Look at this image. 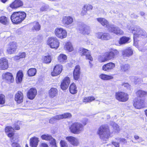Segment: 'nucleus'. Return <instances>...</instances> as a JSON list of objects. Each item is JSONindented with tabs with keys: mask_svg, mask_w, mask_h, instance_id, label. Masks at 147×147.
Masks as SVG:
<instances>
[{
	"mask_svg": "<svg viewBox=\"0 0 147 147\" xmlns=\"http://www.w3.org/2000/svg\"><path fill=\"white\" fill-rule=\"evenodd\" d=\"M39 142L38 138L34 136L30 140V146L31 147H37Z\"/></svg>",
	"mask_w": 147,
	"mask_h": 147,
	"instance_id": "22",
	"label": "nucleus"
},
{
	"mask_svg": "<svg viewBox=\"0 0 147 147\" xmlns=\"http://www.w3.org/2000/svg\"><path fill=\"white\" fill-rule=\"evenodd\" d=\"M47 45L52 49H57L59 45V42L58 39L55 37H49L47 41Z\"/></svg>",
	"mask_w": 147,
	"mask_h": 147,
	"instance_id": "5",
	"label": "nucleus"
},
{
	"mask_svg": "<svg viewBox=\"0 0 147 147\" xmlns=\"http://www.w3.org/2000/svg\"><path fill=\"white\" fill-rule=\"evenodd\" d=\"M115 66V64L112 62H110L104 65L102 67V69L107 71H109L112 69Z\"/></svg>",
	"mask_w": 147,
	"mask_h": 147,
	"instance_id": "19",
	"label": "nucleus"
},
{
	"mask_svg": "<svg viewBox=\"0 0 147 147\" xmlns=\"http://www.w3.org/2000/svg\"><path fill=\"white\" fill-rule=\"evenodd\" d=\"M132 32L136 34L137 37H141L142 38L147 37L146 32L141 29L139 26H136L133 28H131Z\"/></svg>",
	"mask_w": 147,
	"mask_h": 147,
	"instance_id": "7",
	"label": "nucleus"
},
{
	"mask_svg": "<svg viewBox=\"0 0 147 147\" xmlns=\"http://www.w3.org/2000/svg\"><path fill=\"white\" fill-rule=\"evenodd\" d=\"M111 124L112 126L113 129V131L115 132H119L120 129L119 126L117 124L113 122H111Z\"/></svg>",
	"mask_w": 147,
	"mask_h": 147,
	"instance_id": "40",
	"label": "nucleus"
},
{
	"mask_svg": "<svg viewBox=\"0 0 147 147\" xmlns=\"http://www.w3.org/2000/svg\"><path fill=\"white\" fill-rule=\"evenodd\" d=\"M73 22V18L70 17H65V24L69 25L71 24Z\"/></svg>",
	"mask_w": 147,
	"mask_h": 147,
	"instance_id": "46",
	"label": "nucleus"
},
{
	"mask_svg": "<svg viewBox=\"0 0 147 147\" xmlns=\"http://www.w3.org/2000/svg\"><path fill=\"white\" fill-rule=\"evenodd\" d=\"M118 54L119 52L116 50H113L110 52H106L103 56L104 59L102 60L100 59V61L101 62H104L108 60L113 59Z\"/></svg>",
	"mask_w": 147,
	"mask_h": 147,
	"instance_id": "4",
	"label": "nucleus"
},
{
	"mask_svg": "<svg viewBox=\"0 0 147 147\" xmlns=\"http://www.w3.org/2000/svg\"><path fill=\"white\" fill-rule=\"evenodd\" d=\"M17 47V45L16 42H10L7 49V53L9 54L14 53L16 51Z\"/></svg>",
	"mask_w": 147,
	"mask_h": 147,
	"instance_id": "13",
	"label": "nucleus"
},
{
	"mask_svg": "<svg viewBox=\"0 0 147 147\" xmlns=\"http://www.w3.org/2000/svg\"><path fill=\"white\" fill-rule=\"evenodd\" d=\"M108 30L110 32L113 33L117 35H123V31L118 27L114 25L111 24L108 27Z\"/></svg>",
	"mask_w": 147,
	"mask_h": 147,
	"instance_id": "8",
	"label": "nucleus"
},
{
	"mask_svg": "<svg viewBox=\"0 0 147 147\" xmlns=\"http://www.w3.org/2000/svg\"><path fill=\"white\" fill-rule=\"evenodd\" d=\"M60 144L61 147H64V141H61L60 142Z\"/></svg>",
	"mask_w": 147,
	"mask_h": 147,
	"instance_id": "64",
	"label": "nucleus"
},
{
	"mask_svg": "<svg viewBox=\"0 0 147 147\" xmlns=\"http://www.w3.org/2000/svg\"><path fill=\"white\" fill-rule=\"evenodd\" d=\"M86 124L85 123L84 125L80 122H76L73 123L69 126L70 131L75 134H81L84 129V125Z\"/></svg>",
	"mask_w": 147,
	"mask_h": 147,
	"instance_id": "1",
	"label": "nucleus"
},
{
	"mask_svg": "<svg viewBox=\"0 0 147 147\" xmlns=\"http://www.w3.org/2000/svg\"><path fill=\"white\" fill-rule=\"evenodd\" d=\"M20 59L25 58L26 56V54L24 52L20 53L18 54Z\"/></svg>",
	"mask_w": 147,
	"mask_h": 147,
	"instance_id": "53",
	"label": "nucleus"
},
{
	"mask_svg": "<svg viewBox=\"0 0 147 147\" xmlns=\"http://www.w3.org/2000/svg\"><path fill=\"white\" fill-rule=\"evenodd\" d=\"M130 38L129 37L123 36L120 38L119 43L120 45L125 44L129 42Z\"/></svg>",
	"mask_w": 147,
	"mask_h": 147,
	"instance_id": "30",
	"label": "nucleus"
},
{
	"mask_svg": "<svg viewBox=\"0 0 147 147\" xmlns=\"http://www.w3.org/2000/svg\"><path fill=\"white\" fill-rule=\"evenodd\" d=\"M18 141L17 137L14 136L11 140V141L13 143L11 144L12 147H21L20 144L17 143Z\"/></svg>",
	"mask_w": 147,
	"mask_h": 147,
	"instance_id": "31",
	"label": "nucleus"
},
{
	"mask_svg": "<svg viewBox=\"0 0 147 147\" xmlns=\"http://www.w3.org/2000/svg\"><path fill=\"white\" fill-rule=\"evenodd\" d=\"M3 79L5 80L8 82H12L14 81V78L12 73L7 72L3 74L2 76Z\"/></svg>",
	"mask_w": 147,
	"mask_h": 147,
	"instance_id": "16",
	"label": "nucleus"
},
{
	"mask_svg": "<svg viewBox=\"0 0 147 147\" xmlns=\"http://www.w3.org/2000/svg\"><path fill=\"white\" fill-rule=\"evenodd\" d=\"M27 73L29 76H33L36 74V70L35 68H30L28 70Z\"/></svg>",
	"mask_w": 147,
	"mask_h": 147,
	"instance_id": "42",
	"label": "nucleus"
},
{
	"mask_svg": "<svg viewBox=\"0 0 147 147\" xmlns=\"http://www.w3.org/2000/svg\"><path fill=\"white\" fill-rule=\"evenodd\" d=\"M9 20L7 17L4 16L0 17V23L4 25H7L9 23Z\"/></svg>",
	"mask_w": 147,
	"mask_h": 147,
	"instance_id": "36",
	"label": "nucleus"
},
{
	"mask_svg": "<svg viewBox=\"0 0 147 147\" xmlns=\"http://www.w3.org/2000/svg\"><path fill=\"white\" fill-rule=\"evenodd\" d=\"M95 99V98L93 96H88L85 97L83 100V102H90Z\"/></svg>",
	"mask_w": 147,
	"mask_h": 147,
	"instance_id": "44",
	"label": "nucleus"
},
{
	"mask_svg": "<svg viewBox=\"0 0 147 147\" xmlns=\"http://www.w3.org/2000/svg\"><path fill=\"white\" fill-rule=\"evenodd\" d=\"M37 93V91L35 89L30 88L28 91L27 96L29 99L32 100L35 97Z\"/></svg>",
	"mask_w": 147,
	"mask_h": 147,
	"instance_id": "23",
	"label": "nucleus"
},
{
	"mask_svg": "<svg viewBox=\"0 0 147 147\" xmlns=\"http://www.w3.org/2000/svg\"><path fill=\"white\" fill-rule=\"evenodd\" d=\"M57 93L58 90L56 88H52L49 90V94L50 97L53 98L57 95Z\"/></svg>",
	"mask_w": 147,
	"mask_h": 147,
	"instance_id": "34",
	"label": "nucleus"
},
{
	"mask_svg": "<svg viewBox=\"0 0 147 147\" xmlns=\"http://www.w3.org/2000/svg\"><path fill=\"white\" fill-rule=\"evenodd\" d=\"M62 70V66L60 65H56L54 67L53 71L51 73V75L53 76H56L59 74Z\"/></svg>",
	"mask_w": 147,
	"mask_h": 147,
	"instance_id": "14",
	"label": "nucleus"
},
{
	"mask_svg": "<svg viewBox=\"0 0 147 147\" xmlns=\"http://www.w3.org/2000/svg\"><path fill=\"white\" fill-rule=\"evenodd\" d=\"M71 115L69 113H65V118H69L71 117Z\"/></svg>",
	"mask_w": 147,
	"mask_h": 147,
	"instance_id": "58",
	"label": "nucleus"
},
{
	"mask_svg": "<svg viewBox=\"0 0 147 147\" xmlns=\"http://www.w3.org/2000/svg\"><path fill=\"white\" fill-rule=\"evenodd\" d=\"M118 141H119L120 142H121L123 143H125L126 142V140L124 138H120L118 139Z\"/></svg>",
	"mask_w": 147,
	"mask_h": 147,
	"instance_id": "60",
	"label": "nucleus"
},
{
	"mask_svg": "<svg viewBox=\"0 0 147 147\" xmlns=\"http://www.w3.org/2000/svg\"><path fill=\"white\" fill-rule=\"evenodd\" d=\"M97 20L102 25L106 27L107 29L108 28V27L111 24H109L108 21L105 18H97Z\"/></svg>",
	"mask_w": 147,
	"mask_h": 147,
	"instance_id": "25",
	"label": "nucleus"
},
{
	"mask_svg": "<svg viewBox=\"0 0 147 147\" xmlns=\"http://www.w3.org/2000/svg\"><path fill=\"white\" fill-rule=\"evenodd\" d=\"M49 8V6L47 5H43L40 8V11H44L47 10Z\"/></svg>",
	"mask_w": 147,
	"mask_h": 147,
	"instance_id": "52",
	"label": "nucleus"
},
{
	"mask_svg": "<svg viewBox=\"0 0 147 147\" xmlns=\"http://www.w3.org/2000/svg\"><path fill=\"white\" fill-rule=\"evenodd\" d=\"M55 35L58 38L63 39L64 38V33L63 29L61 28H57L55 30Z\"/></svg>",
	"mask_w": 147,
	"mask_h": 147,
	"instance_id": "21",
	"label": "nucleus"
},
{
	"mask_svg": "<svg viewBox=\"0 0 147 147\" xmlns=\"http://www.w3.org/2000/svg\"><path fill=\"white\" fill-rule=\"evenodd\" d=\"M23 73L21 71H19L17 74L16 81L17 83H20L22 80Z\"/></svg>",
	"mask_w": 147,
	"mask_h": 147,
	"instance_id": "35",
	"label": "nucleus"
},
{
	"mask_svg": "<svg viewBox=\"0 0 147 147\" xmlns=\"http://www.w3.org/2000/svg\"><path fill=\"white\" fill-rule=\"evenodd\" d=\"M65 47L66 50L69 52H71L74 50V47L71 42H67L66 43Z\"/></svg>",
	"mask_w": 147,
	"mask_h": 147,
	"instance_id": "39",
	"label": "nucleus"
},
{
	"mask_svg": "<svg viewBox=\"0 0 147 147\" xmlns=\"http://www.w3.org/2000/svg\"><path fill=\"white\" fill-rule=\"evenodd\" d=\"M79 53L81 56L86 55V59L90 61H92V58L91 56L89 50L83 48L79 49Z\"/></svg>",
	"mask_w": 147,
	"mask_h": 147,
	"instance_id": "11",
	"label": "nucleus"
},
{
	"mask_svg": "<svg viewBox=\"0 0 147 147\" xmlns=\"http://www.w3.org/2000/svg\"><path fill=\"white\" fill-rule=\"evenodd\" d=\"M61 88L63 90H64V79H63L61 84Z\"/></svg>",
	"mask_w": 147,
	"mask_h": 147,
	"instance_id": "56",
	"label": "nucleus"
},
{
	"mask_svg": "<svg viewBox=\"0 0 147 147\" xmlns=\"http://www.w3.org/2000/svg\"><path fill=\"white\" fill-rule=\"evenodd\" d=\"M23 94L21 91L18 92L15 95V100L18 104H20L23 102Z\"/></svg>",
	"mask_w": 147,
	"mask_h": 147,
	"instance_id": "17",
	"label": "nucleus"
},
{
	"mask_svg": "<svg viewBox=\"0 0 147 147\" xmlns=\"http://www.w3.org/2000/svg\"><path fill=\"white\" fill-rule=\"evenodd\" d=\"M58 59L59 61L63 63L64 61V55L63 54H61L58 57Z\"/></svg>",
	"mask_w": 147,
	"mask_h": 147,
	"instance_id": "49",
	"label": "nucleus"
},
{
	"mask_svg": "<svg viewBox=\"0 0 147 147\" xmlns=\"http://www.w3.org/2000/svg\"><path fill=\"white\" fill-rule=\"evenodd\" d=\"M130 66L128 64H122L120 66V70L121 72H125L129 69Z\"/></svg>",
	"mask_w": 147,
	"mask_h": 147,
	"instance_id": "38",
	"label": "nucleus"
},
{
	"mask_svg": "<svg viewBox=\"0 0 147 147\" xmlns=\"http://www.w3.org/2000/svg\"><path fill=\"white\" fill-rule=\"evenodd\" d=\"M70 82V78L67 77L65 78V90L67 88Z\"/></svg>",
	"mask_w": 147,
	"mask_h": 147,
	"instance_id": "48",
	"label": "nucleus"
},
{
	"mask_svg": "<svg viewBox=\"0 0 147 147\" xmlns=\"http://www.w3.org/2000/svg\"><path fill=\"white\" fill-rule=\"evenodd\" d=\"M131 80L136 84H140L143 82L142 78H138L137 77L131 76L130 77Z\"/></svg>",
	"mask_w": 147,
	"mask_h": 147,
	"instance_id": "33",
	"label": "nucleus"
},
{
	"mask_svg": "<svg viewBox=\"0 0 147 147\" xmlns=\"http://www.w3.org/2000/svg\"><path fill=\"white\" fill-rule=\"evenodd\" d=\"M80 30L82 34L88 35L90 33L91 29L89 26L86 25H84L80 28Z\"/></svg>",
	"mask_w": 147,
	"mask_h": 147,
	"instance_id": "18",
	"label": "nucleus"
},
{
	"mask_svg": "<svg viewBox=\"0 0 147 147\" xmlns=\"http://www.w3.org/2000/svg\"><path fill=\"white\" fill-rule=\"evenodd\" d=\"M13 127L14 129L16 130H18L20 129V126L18 125H17V124H15Z\"/></svg>",
	"mask_w": 147,
	"mask_h": 147,
	"instance_id": "62",
	"label": "nucleus"
},
{
	"mask_svg": "<svg viewBox=\"0 0 147 147\" xmlns=\"http://www.w3.org/2000/svg\"><path fill=\"white\" fill-rule=\"evenodd\" d=\"M97 133L101 139L106 140L110 136V131L108 126L102 125L98 129Z\"/></svg>",
	"mask_w": 147,
	"mask_h": 147,
	"instance_id": "3",
	"label": "nucleus"
},
{
	"mask_svg": "<svg viewBox=\"0 0 147 147\" xmlns=\"http://www.w3.org/2000/svg\"><path fill=\"white\" fill-rule=\"evenodd\" d=\"M52 136L49 134H44L41 136V138L43 140H45L48 141L52 139Z\"/></svg>",
	"mask_w": 147,
	"mask_h": 147,
	"instance_id": "45",
	"label": "nucleus"
},
{
	"mask_svg": "<svg viewBox=\"0 0 147 147\" xmlns=\"http://www.w3.org/2000/svg\"><path fill=\"white\" fill-rule=\"evenodd\" d=\"M33 27L32 30H33L38 31L40 30V26L39 23L37 22H34L33 23Z\"/></svg>",
	"mask_w": 147,
	"mask_h": 147,
	"instance_id": "43",
	"label": "nucleus"
},
{
	"mask_svg": "<svg viewBox=\"0 0 147 147\" xmlns=\"http://www.w3.org/2000/svg\"><path fill=\"white\" fill-rule=\"evenodd\" d=\"M50 144L54 147H57L55 140L52 137V139L50 140Z\"/></svg>",
	"mask_w": 147,
	"mask_h": 147,
	"instance_id": "51",
	"label": "nucleus"
},
{
	"mask_svg": "<svg viewBox=\"0 0 147 147\" xmlns=\"http://www.w3.org/2000/svg\"><path fill=\"white\" fill-rule=\"evenodd\" d=\"M5 131L7 136L9 137H13L14 135V129L11 127L7 126L6 127Z\"/></svg>",
	"mask_w": 147,
	"mask_h": 147,
	"instance_id": "26",
	"label": "nucleus"
},
{
	"mask_svg": "<svg viewBox=\"0 0 147 147\" xmlns=\"http://www.w3.org/2000/svg\"><path fill=\"white\" fill-rule=\"evenodd\" d=\"M137 35L136 34L134 33V45L137 47L138 48L139 50L142 52H144L145 51V49L143 47V46L141 47V46H138V43L137 40Z\"/></svg>",
	"mask_w": 147,
	"mask_h": 147,
	"instance_id": "28",
	"label": "nucleus"
},
{
	"mask_svg": "<svg viewBox=\"0 0 147 147\" xmlns=\"http://www.w3.org/2000/svg\"><path fill=\"white\" fill-rule=\"evenodd\" d=\"M5 102V96L3 94H0V104L3 105Z\"/></svg>",
	"mask_w": 147,
	"mask_h": 147,
	"instance_id": "50",
	"label": "nucleus"
},
{
	"mask_svg": "<svg viewBox=\"0 0 147 147\" xmlns=\"http://www.w3.org/2000/svg\"><path fill=\"white\" fill-rule=\"evenodd\" d=\"M84 6H86V10H90L92 9L93 8V7L92 5H84Z\"/></svg>",
	"mask_w": 147,
	"mask_h": 147,
	"instance_id": "54",
	"label": "nucleus"
},
{
	"mask_svg": "<svg viewBox=\"0 0 147 147\" xmlns=\"http://www.w3.org/2000/svg\"><path fill=\"white\" fill-rule=\"evenodd\" d=\"M112 144L115 146V147H119V143L118 142H113Z\"/></svg>",
	"mask_w": 147,
	"mask_h": 147,
	"instance_id": "59",
	"label": "nucleus"
},
{
	"mask_svg": "<svg viewBox=\"0 0 147 147\" xmlns=\"http://www.w3.org/2000/svg\"><path fill=\"white\" fill-rule=\"evenodd\" d=\"M80 67L79 66L77 65L76 66L73 72L74 79L75 80H78L79 79L80 74Z\"/></svg>",
	"mask_w": 147,
	"mask_h": 147,
	"instance_id": "24",
	"label": "nucleus"
},
{
	"mask_svg": "<svg viewBox=\"0 0 147 147\" xmlns=\"http://www.w3.org/2000/svg\"><path fill=\"white\" fill-rule=\"evenodd\" d=\"M44 59V62L45 63H51V56H44L43 57Z\"/></svg>",
	"mask_w": 147,
	"mask_h": 147,
	"instance_id": "47",
	"label": "nucleus"
},
{
	"mask_svg": "<svg viewBox=\"0 0 147 147\" xmlns=\"http://www.w3.org/2000/svg\"><path fill=\"white\" fill-rule=\"evenodd\" d=\"M8 67V60L5 58L0 59V69L5 70Z\"/></svg>",
	"mask_w": 147,
	"mask_h": 147,
	"instance_id": "15",
	"label": "nucleus"
},
{
	"mask_svg": "<svg viewBox=\"0 0 147 147\" xmlns=\"http://www.w3.org/2000/svg\"><path fill=\"white\" fill-rule=\"evenodd\" d=\"M86 6H84L83 7L82 9L83 10L81 12V14L82 15H85L86 13Z\"/></svg>",
	"mask_w": 147,
	"mask_h": 147,
	"instance_id": "55",
	"label": "nucleus"
},
{
	"mask_svg": "<svg viewBox=\"0 0 147 147\" xmlns=\"http://www.w3.org/2000/svg\"><path fill=\"white\" fill-rule=\"evenodd\" d=\"M23 3L21 0H15L10 5L9 7L12 9H16L22 6Z\"/></svg>",
	"mask_w": 147,
	"mask_h": 147,
	"instance_id": "20",
	"label": "nucleus"
},
{
	"mask_svg": "<svg viewBox=\"0 0 147 147\" xmlns=\"http://www.w3.org/2000/svg\"><path fill=\"white\" fill-rule=\"evenodd\" d=\"M115 96L116 99L121 102H126L129 99L128 95L123 92H116Z\"/></svg>",
	"mask_w": 147,
	"mask_h": 147,
	"instance_id": "6",
	"label": "nucleus"
},
{
	"mask_svg": "<svg viewBox=\"0 0 147 147\" xmlns=\"http://www.w3.org/2000/svg\"><path fill=\"white\" fill-rule=\"evenodd\" d=\"M64 117V115L63 114L56 115L49 120V122L51 123H55L57 120H60Z\"/></svg>",
	"mask_w": 147,
	"mask_h": 147,
	"instance_id": "27",
	"label": "nucleus"
},
{
	"mask_svg": "<svg viewBox=\"0 0 147 147\" xmlns=\"http://www.w3.org/2000/svg\"><path fill=\"white\" fill-rule=\"evenodd\" d=\"M144 100L140 97L135 98L134 100L133 105L136 108L140 109L144 106Z\"/></svg>",
	"mask_w": 147,
	"mask_h": 147,
	"instance_id": "9",
	"label": "nucleus"
},
{
	"mask_svg": "<svg viewBox=\"0 0 147 147\" xmlns=\"http://www.w3.org/2000/svg\"><path fill=\"white\" fill-rule=\"evenodd\" d=\"M40 147H49L47 144L45 143H42L40 145Z\"/></svg>",
	"mask_w": 147,
	"mask_h": 147,
	"instance_id": "61",
	"label": "nucleus"
},
{
	"mask_svg": "<svg viewBox=\"0 0 147 147\" xmlns=\"http://www.w3.org/2000/svg\"><path fill=\"white\" fill-rule=\"evenodd\" d=\"M99 77L101 79L105 80H109L113 78V77L111 76L108 75L104 74L100 75Z\"/></svg>",
	"mask_w": 147,
	"mask_h": 147,
	"instance_id": "37",
	"label": "nucleus"
},
{
	"mask_svg": "<svg viewBox=\"0 0 147 147\" xmlns=\"http://www.w3.org/2000/svg\"><path fill=\"white\" fill-rule=\"evenodd\" d=\"M123 86L126 87L127 89H130L131 88L130 86L127 83H124L123 84Z\"/></svg>",
	"mask_w": 147,
	"mask_h": 147,
	"instance_id": "57",
	"label": "nucleus"
},
{
	"mask_svg": "<svg viewBox=\"0 0 147 147\" xmlns=\"http://www.w3.org/2000/svg\"><path fill=\"white\" fill-rule=\"evenodd\" d=\"M26 17V14L24 12H15L11 16V19L13 24H18L24 20Z\"/></svg>",
	"mask_w": 147,
	"mask_h": 147,
	"instance_id": "2",
	"label": "nucleus"
},
{
	"mask_svg": "<svg viewBox=\"0 0 147 147\" xmlns=\"http://www.w3.org/2000/svg\"><path fill=\"white\" fill-rule=\"evenodd\" d=\"M13 59L14 60H17L20 59L19 56L18 55H17L16 56L13 57Z\"/></svg>",
	"mask_w": 147,
	"mask_h": 147,
	"instance_id": "63",
	"label": "nucleus"
},
{
	"mask_svg": "<svg viewBox=\"0 0 147 147\" xmlns=\"http://www.w3.org/2000/svg\"><path fill=\"white\" fill-rule=\"evenodd\" d=\"M69 91L72 94H76L78 92L77 87L74 83H72L69 87Z\"/></svg>",
	"mask_w": 147,
	"mask_h": 147,
	"instance_id": "32",
	"label": "nucleus"
},
{
	"mask_svg": "<svg viewBox=\"0 0 147 147\" xmlns=\"http://www.w3.org/2000/svg\"><path fill=\"white\" fill-rule=\"evenodd\" d=\"M133 51L129 47L124 50L122 53L124 57H129L132 55Z\"/></svg>",
	"mask_w": 147,
	"mask_h": 147,
	"instance_id": "29",
	"label": "nucleus"
},
{
	"mask_svg": "<svg viewBox=\"0 0 147 147\" xmlns=\"http://www.w3.org/2000/svg\"><path fill=\"white\" fill-rule=\"evenodd\" d=\"M136 94L140 98L143 97L147 96V92L142 90H139L137 92Z\"/></svg>",
	"mask_w": 147,
	"mask_h": 147,
	"instance_id": "41",
	"label": "nucleus"
},
{
	"mask_svg": "<svg viewBox=\"0 0 147 147\" xmlns=\"http://www.w3.org/2000/svg\"><path fill=\"white\" fill-rule=\"evenodd\" d=\"M96 37L102 40H108L111 38V36L108 33L98 32L96 34Z\"/></svg>",
	"mask_w": 147,
	"mask_h": 147,
	"instance_id": "10",
	"label": "nucleus"
},
{
	"mask_svg": "<svg viewBox=\"0 0 147 147\" xmlns=\"http://www.w3.org/2000/svg\"><path fill=\"white\" fill-rule=\"evenodd\" d=\"M66 139L69 143L73 146H77L80 144L79 139L75 137L72 136L67 137Z\"/></svg>",
	"mask_w": 147,
	"mask_h": 147,
	"instance_id": "12",
	"label": "nucleus"
}]
</instances>
